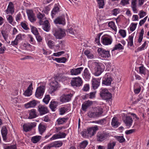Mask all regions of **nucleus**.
<instances>
[{
	"label": "nucleus",
	"mask_w": 149,
	"mask_h": 149,
	"mask_svg": "<svg viewBox=\"0 0 149 149\" xmlns=\"http://www.w3.org/2000/svg\"><path fill=\"white\" fill-rule=\"evenodd\" d=\"M96 117L100 116L103 112L102 109L100 107H97L96 108V111L95 112Z\"/></svg>",
	"instance_id": "obj_33"
},
{
	"label": "nucleus",
	"mask_w": 149,
	"mask_h": 149,
	"mask_svg": "<svg viewBox=\"0 0 149 149\" xmlns=\"http://www.w3.org/2000/svg\"><path fill=\"white\" fill-rule=\"evenodd\" d=\"M88 142L86 140H84L82 141L80 144V148H85L88 144Z\"/></svg>",
	"instance_id": "obj_42"
},
{
	"label": "nucleus",
	"mask_w": 149,
	"mask_h": 149,
	"mask_svg": "<svg viewBox=\"0 0 149 149\" xmlns=\"http://www.w3.org/2000/svg\"><path fill=\"white\" fill-rule=\"evenodd\" d=\"M112 97L111 93L108 92L104 96H103L102 98L104 100H108L110 99Z\"/></svg>",
	"instance_id": "obj_46"
},
{
	"label": "nucleus",
	"mask_w": 149,
	"mask_h": 149,
	"mask_svg": "<svg viewBox=\"0 0 149 149\" xmlns=\"http://www.w3.org/2000/svg\"><path fill=\"white\" fill-rule=\"evenodd\" d=\"M41 25H42L43 29L44 31H49L50 30V26L47 20L44 21L43 23Z\"/></svg>",
	"instance_id": "obj_25"
},
{
	"label": "nucleus",
	"mask_w": 149,
	"mask_h": 149,
	"mask_svg": "<svg viewBox=\"0 0 149 149\" xmlns=\"http://www.w3.org/2000/svg\"><path fill=\"white\" fill-rule=\"evenodd\" d=\"M51 91L53 92L55 91L58 86V83L54 80L50 83Z\"/></svg>",
	"instance_id": "obj_21"
},
{
	"label": "nucleus",
	"mask_w": 149,
	"mask_h": 149,
	"mask_svg": "<svg viewBox=\"0 0 149 149\" xmlns=\"http://www.w3.org/2000/svg\"><path fill=\"white\" fill-rule=\"evenodd\" d=\"M137 24V23H131L130 26V30L132 31H134L136 27Z\"/></svg>",
	"instance_id": "obj_52"
},
{
	"label": "nucleus",
	"mask_w": 149,
	"mask_h": 149,
	"mask_svg": "<svg viewBox=\"0 0 149 149\" xmlns=\"http://www.w3.org/2000/svg\"><path fill=\"white\" fill-rule=\"evenodd\" d=\"M120 125V123L118 121L117 118L116 117H114L112 119L111 125L113 127L116 128Z\"/></svg>",
	"instance_id": "obj_28"
},
{
	"label": "nucleus",
	"mask_w": 149,
	"mask_h": 149,
	"mask_svg": "<svg viewBox=\"0 0 149 149\" xmlns=\"http://www.w3.org/2000/svg\"><path fill=\"white\" fill-rule=\"evenodd\" d=\"M47 44L49 47L51 49L53 48L55 45V43L51 40H49Z\"/></svg>",
	"instance_id": "obj_53"
},
{
	"label": "nucleus",
	"mask_w": 149,
	"mask_h": 149,
	"mask_svg": "<svg viewBox=\"0 0 149 149\" xmlns=\"http://www.w3.org/2000/svg\"><path fill=\"white\" fill-rule=\"evenodd\" d=\"M27 13L28 18L31 22H34L36 20L34 14L32 10H28L27 11Z\"/></svg>",
	"instance_id": "obj_14"
},
{
	"label": "nucleus",
	"mask_w": 149,
	"mask_h": 149,
	"mask_svg": "<svg viewBox=\"0 0 149 149\" xmlns=\"http://www.w3.org/2000/svg\"><path fill=\"white\" fill-rule=\"evenodd\" d=\"M60 114L62 115L67 111V109L65 107H61L59 109Z\"/></svg>",
	"instance_id": "obj_58"
},
{
	"label": "nucleus",
	"mask_w": 149,
	"mask_h": 149,
	"mask_svg": "<svg viewBox=\"0 0 149 149\" xmlns=\"http://www.w3.org/2000/svg\"><path fill=\"white\" fill-rule=\"evenodd\" d=\"M1 33L5 40L6 41L8 37V34L7 33L3 30H2Z\"/></svg>",
	"instance_id": "obj_55"
},
{
	"label": "nucleus",
	"mask_w": 149,
	"mask_h": 149,
	"mask_svg": "<svg viewBox=\"0 0 149 149\" xmlns=\"http://www.w3.org/2000/svg\"><path fill=\"white\" fill-rule=\"evenodd\" d=\"M123 48L122 45L120 43L116 45L113 48L112 50V52L114 51L115 50H121L123 49Z\"/></svg>",
	"instance_id": "obj_36"
},
{
	"label": "nucleus",
	"mask_w": 149,
	"mask_h": 149,
	"mask_svg": "<svg viewBox=\"0 0 149 149\" xmlns=\"http://www.w3.org/2000/svg\"><path fill=\"white\" fill-rule=\"evenodd\" d=\"M67 119L64 118H59L57 120V122L58 124H63Z\"/></svg>",
	"instance_id": "obj_45"
},
{
	"label": "nucleus",
	"mask_w": 149,
	"mask_h": 149,
	"mask_svg": "<svg viewBox=\"0 0 149 149\" xmlns=\"http://www.w3.org/2000/svg\"><path fill=\"white\" fill-rule=\"evenodd\" d=\"M29 118L32 119L36 118L37 117L36 110L34 109H32L29 111Z\"/></svg>",
	"instance_id": "obj_27"
},
{
	"label": "nucleus",
	"mask_w": 149,
	"mask_h": 149,
	"mask_svg": "<svg viewBox=\"0 0 149 149\" xmlns=\"http://www.w3.org/2000/svg\"><path fill=\"white\" fill-rule=\"evenodd\" d=\"M72 95L71 93L63 95L60 97L61 101L63 102H68L70 100Z\"/></svg>",
	"instance_id": "obj_11"
},
{
	"label": "nucleus",
	"mask_w": 149,
	"mask_h": 149,
	"mask_svg": "<svg viewBox=\"0 0 149 149\" xmlns=\"http://www.w3.org/2000/svg\"><path fill=\"white\" fill-rule=\"evenodd\" d=\"M66 134L63 132H59L57 134L54 135L50 139L51 141H52L57 139L64 138L66 136Z\"/></svg>",
	"instance_id": "obj_12"
},
{
	"label": "nucleus",
	"mask_w": 149,
	"mask_h": 149,
	"mask_svg": "<svg viewBox=\"0 0 149 149\" xmlns=\"http://www.w3.org/2000/svg\"><path fill=\"white\" fill-rule=\"evenodd\" d=\"M94 63L95 65L94 75L97 76L100 75L103 71L104 66L102 63L99 62H95Z\"/></svg>",
	"instance_id": "obj_1"
},
{
	"label": "nucleus",
	"mask_w": 149,
	"mask_h": 149,
	"mask_svg": "<svg viewBox=\"0 0 149 149\" xmlns=\"http://www.w3.org/2000/svg\"><path fill=\"white\" fill-rule=\"evenodd\" d=\"M22 27L25 30H28L29 28L27 27V25L24 22H22L21 23Z\"/></svg>",
	"instance_id": "obj_63"
},
{
	"label": "nucleus",
	"mask_w": 149,
	"mask_h": 149,
	"mask_svg": "<svg viewBox=\"0 0 149 149\" xmlns=\"http://www.w3.org/2000/svg\"><path fill=\"white\" fill-rule=\"evenodd\" d=\"M7 14L11 13L12 14L14 12V6L13 3L11 2L9 3L7 8L6 10Z\"/></svg>",
	"instance_id": "obj_16"
},
{
	"label": "nucleus",
	"mask_w": 149,
	"mask_h": 149,
	"mask_svg": "<svg viewBox=\"0 0 149 149\" xmlns=\"http://www.w3.org/2000/svg\"><path fill=\"white\" fill-rule=\"evenodd\" d=\"M98 55L102 59H105L110 56L109 51L104 49L99 48L97 49Z\"/></svg>",
	"instance_id": "obj_3"
},
{
	"label": "nucleus",
	"mask_w": 149,
	"mask_h": 149,
	"mask_svg": "<svg viewBox=\"0 0 149 149\" xmlns=\"http://www.w3.org/2000/svg\"><path fill=\"white\" fill-rule=\"evenodd\" d=\"M112 79L109 73H106L104 75L102 80V84L106 86H110Z\"/></svg>",
	"instance_id": "obj_8"
},
{
	"label": "nucleus",
	"mask_w": 149,
	"mask_h": 149,
	"mask_svg": "<svg viewBox=\"0 0 149 149\" xmlns=\"http://www.w3.org/2000/svg\"><path fill=\"white\" fill-rule=\"evenodd\" d=\"M84 54L88 58L92 59L94 57L93 54L88 50H86L84 52Z\"/></svg>",
	"instance_id": "obj_38"
},
{
	"label": "nucleus",
	"mask_w": 149,
	"mask_h": 149,
	"mask_svg": "<svg viewBox=\"0 0 149 149\" xmlns=\"http://www.w3.org/2000/svg\"><path fill=\"white\" fill-rule=\"evenodd\" d=\"M63 144L62 142L61 141H55L50 143L49 145L50 147H59L62 146Z\"/></svg>",
	"instance_id": "obj_26"
},
{
	"label": "nucleus",
	"mask_w": 149,
	"mask_h": 149,
	"mask_svg": "<svg viewBox=\"0 0 149 149\" xmlns=\"http://www.w3.org/2000/svg\"><path fill=\"white\" fill-rule=\"evenodd\" d=\"M139 72L141 74L145 75L146 74L147 69L143 66H141L139 68Z\"/></svg>",
	"instance_id": "obj_35"
},
{
	"label": "nucleus",
	"mask_w": 149,
	"mask_h": 149,
	"mask_svg": "<svg viewBox=\"0 0 149 149\" xmlns=\"http://www.w3.org/2000/svg\"><path fill=\"white\" fill-rule=\"evenodd\" d=\"M146 13L142 10L140 11L138 14L140 18L143 17L144 16H146Z\"/></svg>",
	"instance_id": "obj_51"
},
{
	"label": "nucleus",
	"mask_w": 149,
	"mask_h": 149,
	"mask_svg": "<svg viewBox=\"0 0 149 149\" xmlns=\"http://www.w3.org/2000/svg\"><path fill=\"white\" fill-rule=\"evenodd\" d=\"M6 18L8 22L12 24L13 21V18L12 16L11 15H8L6 16Z\"/></svg>",
	"instance_id": "obj_57"
},
{
	"label": "nucleus",
	"mask_w": 149,
	"mask_h": 149,
	"mask_svg": "<svg viewBox=\"0 0 149 149\" xmlns=\"http://www.w3.org/2000/svg\"><path fill=\"white\" fill-rule=\"evenodd\" d=\"M92 88L95 90L98 88L100 84V81L97 79L93 78L92 81Z\"/></svg>",
	"instance_id": "obj_22"
},
{
	"label": "nucleus",
	"mask_w": 149,
	"mask_h": 149,
	"mask_svg": "<svg viewBox=\"0 0 149 149\" xmlns=\"http://www.w3.org/2000/svg\"><path fill=\"white\" fill-rule=\"evenodd\" d=\"M93 104L92 102L90 100L86 101L82 105V109L83 111H86L88 107L90 106Z\"/></svg>",
	"instance_id": "obj_23"
},
{
	"label": "nucleus",
	"mask_w": 149,
	"mask_h": 149,
	"mask_svg": "<svg viewBox=\"0 0 149 149\" xmlns=\"http://www.w3.org/2000/svg\"><path fill=\"white\" fill-rule=\"evenodd\" d=\"M70 83L73 86L79 87L82 85L83 81L79 77L74 78L72 79Z\"/></svg>",
	"instance_id": "obj_5"
},
{
	"label": "nucleus",
	"mask_w": 149,
	"mask_h": 149,
	"mask_svg": "<svg viewBox=\"0 0 149 149\" xmlns=\"http://www.w3.org/2000/svg\"><path fill=\"white\" fill-rule=\"evenodd\" d=\"M31 31L32 32L35 36L39 34L37 28L35 27L32 26L31 27Z\"/></svg>",
	"instance_id": "obj_56"
},
{
	"label": "nucleus",
	"mask_w": 149,
	"mask_h": 149,
	"mask_svg": "<svg viewBox=\"0 0 149 149\" xmlns=\"http://www.w3.org/2000/svg\"><path fill=\"white\" fill-rule=\"evenodd\" d=\"M131 6L133 11L135 13H137L138 10L137 8L136 4H131Z\"/></svg>",
	"instance_id": "obj_54"
},
{
	"label": "nucleus",
	"mask_w": 149,
	"mask_h": 149,
	"mask_svg": "<svg viewBox=\"0 0 149 149\" xmlns=\"http://www.w3.org/2000/svg\"><path fill=\"white\" fill-rule=\"evenodd\" d=\"M116 145V142L115 141H110L107 144V149H113Z\"/></svg>",
	"instance_id": "obj_34"
},
{
	"label": "nucleus",
	"mask_w": 149,
	"mask_h": 149,
	"mask_svg": "<svg viewBox=\"0 0 149 149\" xmlns=\"http://www.w3.org/2000/svg\"><path fill=\"white\" fill-rule=\"evenodd\" d=\"M50 99L49 95H47L45 96L43 100V101L45 104H47L48 103Z\"/></svg>",
	"instance_id": "obj_50"
},
{
	"label": "nucleus",
	"mask_w": 149,
	"mask_h": 149,
	"mask_svg": "<svg viewBox=\"0 0 149 149\" xmlns=\"http://www.w3.org/2000/svg\"><path fill=\"white\" fill-rule=\"evenodd\" d=\"M38 111L41 115L44 114L48 112L47 108L43 105H39L38 106Z\"/></svg>",
	"instance_id": "obj_15"
},
{
	"label": "nucleus",
	"mask_w": 149,
	"mask_h": 149,
	"mask_svg": "<svg viewBox=\"0 0 149 149\" xmlns=\"http://www.w3.org/2000/svg\"><path fill=\"white\" fill-rule=\"evenodd\" d=\"M55 24L64 25L65 24V19L64 17L60 16L57 17L54 21Z\"/></svg>",
	"instance_id": "obj_18"
},
{
	"label": "nucleus",
	"mask_w": 149,
	"mask_h": 149,
	"mask_svg": "<svg viewBox=\"0 0 149 149\" xmlns=\"http://www.w3.org/2000/svg\"><path fill=\"white\" fill-rule=\"evenodd\" d=\"M115 138L120 143H122L125 142V139L123 136H115Z\"/></svg>",
	"instance_id": "obj_43"
},
{
	"label": "nucleus",
	"mask_w": 149,
	"mask_h": 149,
	"mask_svg": "<svg viewBox=\"0 0 149 149\" xmlns=\"http://www.w3.org/2000/svg\"><path fill=\"white\" fill-rule=\"evenodd\" d=\"M134 34H132L130 36L128 37L129 41H128V44L131 47L133 45V38L134 37Z\"/></svg>",
	"instance_id": "obj_40"
},
{
	"label": "nucleus",
	"mask_w": 149,
	"mask_h": 149,
	"mask_svg": "<svg viewBox=\"0 0 149 149\" xmlns=\"http://www.w3.org/2000/svg\"><path fill=\"white\" fill-rule=\"evenodd\" d=\"M66 32L69 36H72L74 35L73 29L72 28L67 29Z\"/></svg>",
	"instance_id": "obj_49"
},
{
	"label": "nucleus",
	"mask_w": 149,
	"mask_h": 149,
	"mask_svg": "<svg viewBox=\"0 0 149 149\" xmlns=\"http://www.w3.org/2000/svg\"><path fill=\"white\" fill-rule=\"evenodd\" d=\"M143 98V97L142 96V95L140 94L139 95V97L137 98L136 100H135L134 102L133 103L135 104L139 102Z\"/></svg>",
	"instance_id": "obj_61"
},
{
	"label": "nucleus",
	"mask_w": 149,
	"mask_h": 149,
	"mask_svg": "<svg viewBox=\"0 0 149 149\" xmlns=\"http://www.w3.org/2000/svg\"><path fill=\"white\" fill-rule=\"evenodd\" d=\"M119 33L123 38L125 37L126 36V32L124 30H120L119 31Z\"/></svg>",
	"instance_id": "obj_60"
},
{
	"label": "nucleus",
	"mask_w": 149,
	"mask_h": 149,
	"mask_svg": "<svg viewBox=\"0 0 149 149\" xmlns=\"http://www.w3.org/2000/svg\"><path fill=\"white\" fill-rule=\"evenodd\" d=\"M5 149H17V147L15 145L8 146L5 148Z\"/></svg>",
	"instance_id": "obj_64"
},
{
	"label": "nucleus",
	"mask_w": 149,
	"mask_h": 149,
	"mask_svg": "<svg viewBox=\"0 0 149 149\" xmlns=\"http://www.w3.org/2000/svg\"><path fill=\"white\" fill-rule=\"evenodd\" d=\"M123 120L127 126L130 127L131 126L133 120L131 116H124L123 117Z\"/></svg>",
	"instance_id": "obj_9"
},
{
	"label": "nucleus",
	"mask_w": 149,
	"mask_h": 149,
	"mask_svg": "<svg viewBox=\"0 0 149 149\" xmlns=\"http://www.w3.org/2000/svg\"><path fill=\"white\" fill-rule=\"evenodd\" d=\"M119 12L120 10L119 8H115L112 10V13L113 15L116 16Z\"/></svg>",
	"instance_id": "obj_59"
},
{
	"label": "nucleus",
	"mask_w": 149,
	"mask_h": 149,
	"mask_svg": "<svg viewBox=\"0 0 149 149\" xmlns=\"http://www.w3.org/2000/svg\"><path fill=\"white\" fill-rule=\"evenodd\" d=\"M53 35L56 39H61L65 36V33L64 30L60 29L57 30L54 29L53 30Z\"/></svg>",
	"instance_id": "obj_2"
},
{
	"label": "nucleus",
	"mask_w": 149,
	"mask_h": 149,
	"mask_svg": "<svg viewBox=\"0 0 149 149\" xmlns=\"http://www.w3.org/2000/svg\"><path fill=\"white\" fill-rule=\"evenodd\" d=\"M32 84H31L27 89L25 91L24 94V95L27 96H29L32 94V92L33 88L32 87Z\"/></svg>",
	"instance_id": "obj_20"
},
{
	"label": "nucleus",
	"mask_w": 149,
	"mask_h": 149,
	"mask_svg": "<svg viewBox=\"0 0 149 149\" xmlns=\"http://www.w3.org/2000/svg\"><path fill=\"white\" fill-rule=\"evenodd\" d=\"M42 139V136H36L32 137L31 141L34 143L39 142Z\"/></svg>",
	"instance_id": "obj_32"
},
{
	"label": "nucleus",
	"mask_w": 149,
	"mask_h": 149,
	"mask_svg": "<svg viewBox=\"0 0 149 149\" xmlns=\"http://www.w3.org/2000/svg\"><path fill=\"white\" fill-rule=\"evenodd\" d=\"M38 18L39 20V24L41 25L43 23V22L47 20L46 19L45 15L44 14H42L40 13H38L37 15Z\"/></svg>",
	"instance_id": "obj_19"
},
{
	"label": "nucleus",
	"mask_w": 149,
	"mask_h": 149,
	"mask_svg": "<svg viewBox=\"0 0 149 149\" xmlns=\"http://www.w3.org/2000/svg\"><path fill=\"white\" fill-rule=\"evenodd\" d=\"M108 92V90L107 89H101L100 91V94L101 96L102 97L103 96H104Z\"/></svg>",
	"instance_id": "obj_47"
},
{
	"label": "nucleus",
	"mask_w": 149,
	"mask_h": 149,
	"mask_svg": "<svg viewBox=\"0 0 149 149\" xmlns=\"http://www.w3.org/2000/svg\"><path fill=\"white\" fill-rule=\"evenodd\" d=\"M38 128L39 133L42 135L45 132L46 127L44 124L41 123L39 125Z\"/></svg>",
	"instance_id": "obj_30"
},
{
	"label": "nucleus",
	"mask_w": 149,
	"mask_h": 149,
	"mask_svg": "<svg viewBox=\"0 0 149 149\" xmlns=\"http://www.w3.org/2000/svg\"><path fill=\"white\" fill-rule=\"evenodd\" d=\"M36 124L35 122L24 123L23 126V130L26 132L31 131L36 126Z\"/></svg>",
	"instance_id": "obj_6"
},
{
	"label": "nucleus",
	"mask_w": 149,
	"mask_h": 149,
	"mask_svg": "<svg viewBox=\"0 0 149 149\" xmlns=\"http://www.w3.org/2000/svg\"><path fill=\"white\" fill-rule=\"evenodd\" d=\"M88 116L90 118H96L95 112H90L88 113Z\"/></svg>",
	"instance_id": "obj_62"
},
{
	"label": "nucleus",
	"mask_w": 149,
	"mask_h": 149,
	"mask_svg": "<svg viewBox=\"0 0 149 149\" xmlns=\"http://www.w3.org/2000/svg\"><path fill=\"white\" fill-rule=\"evenodd\" d=\"M36 101L34 100L26 104L25 106L26 108L34 107L36 105Z\"/></svg>",
	"instance_id": "obj_29"
},
{
	"label": "nucleus",
	"mask_w": 149,
	"mask_h": 149,
	"mask_svg": "<svg viewBox=\"0 0 149 149\" xmlns=\"http://www.w3.org/2000/svg\"><path fill=\"white\" fill-rule=\"evenodd\" d=\"M45 90V87L43 85L38 87L36 89L35 95L38 98H41L43 96Z\"/></svg>",
	"instance_id": "obj_7"
},
{
	"label": "nucleus",
	"mask_w": 149,
	"mask_h": 149,
	"mask_svg": "<svg viewBox=\"0 0 149 149\" xmlns=\"http://www.w3.org/2000/svg\"><path fill=\"white\" fill-rule=\"evenodd\" d=\"M101 39L102 43L105 45H108L111 44L112 42V38L110 36H102Z\"/></svg>",
	"instance_id": "obj_10"
},
{
	"label": "nucleus",
	"mask_w": 149,
	"mask_h": 149,
	"mask_svg": "<svg viewBox=\"0 0 149 149\" xmlns=\"http://www.w3.org/2000/svg\"><path fill=\"white\" fill-rule=\"evenodd\" d=\"M98 130V128L96 126L88 129L87 130L89 134L88 137H91L94 135Z\"/></svg>",
	"instance_id": "obj_13"
},
{
	"label": "nucleus",
	"mask_w": 149,
	"mask_h": 149,
	"mask_svg": "<svg viewBox=\"0 0 149 149\" xmlns=\"http://www.w3.org/2000/svg\"><path fill=\"white\" fill-rule=\"evenodd\" d=\"M8 132L7 129L5 127H3L1 130V133L4 140L6 141Z\"/></svg>",
	"instance_id": "obj_31"
},
{
	"label": "nucleus",
	"mask_w": 149,
	"mask_h": 149,
	"mask_svg": "<svg viewBox=\"0 0 149 149\" xmlns=\"http://www.w3.org/2000/svg\"><path fill=\"white\" fill-rule=\"evenodd\" d=\"M109 133L106 132H99L97 134V140L102 142L110 137Z\"/></svg>",
	"instance_id": "obj_4"
},
{
	"label": "nucleus",
	"mask_w": 149,
	"mask_h": 149,
	"mask_svg": "<svg viewBox=\"0 0 149 149\" xmlns=\"http://www.w3.org/2000/svg\"><path fill=\"white\" fill-rule=\"evenodd\" d=\"M57 106V104L55 101L52 102L49 105L50 108L52 111H54Z\"/></svg>",
	"instance_id": "obj_41"
},
{
	"label": "nucleus",
	"mask_w": 149,
	"mask_h": 149,
	"mask_svg": "<svg viewBox=\"0 0 149 149\" xmlns=\"http://www.w3.org/2000/svg\"><path fill=\"white\" fill-rule=\"evenodd\" d=\"M59 11V8L57 6L54 7L52 11L51 15L52 18H53L54 15H56Z\"/></svg>",
	"instance_id": "obj_39"
},
{
	"label": "nucleus",
	"mask_w": 149,
	"mask_h": 149,
	"mask_svg": "<svg viewBox=\"0 0 149 149\" xmlns=\"http://www.w3.org/2000/svg\"><path fill=\"white\" fill-rule=\"evenodd\" d=\"M108 26L114 30L115 31H117V27L115 26V23L113 21L109 22L108 24Z\"/></svg>",
	"instance_id": "obj_37"
},
{
	"label": "nucleus",
	"mask_w": 149,
	"mask_h": 149,
	"mask_svg": "<svg viewBox=\"0 0 149 149\" xmlns=\"http://www.w3.org/2000/svg\"><path fill=\"white\" fill-rule=\"evenodd\" d=\"M83 76L86 80H88L90 78L91 74L87 68H86L84 70Z\"/></svg>",
	"instance_id": "obj_24"
},
{
	"label": "nucleus",
	"mask_w": 149,
	"mask_h": 149,
	"mask_svg": "<svg viewBox=\"0 0 149 149\" xmlns=\"http://www.w3.org/2000/svg\"><path fill=\"white\" fill-rule=\"evenodd\" d=\"M81 134H82V136L85 138H88V130H85L82 131L81 132Z\"/></svg>",
	"instance_id": "obj_48"
},
{
	"label": "nucleus",
	"mask_w": 149,
	"mask_h": 149,
	"mask_svg": "<svg viewBox=\"0 0 149 149\" xmlns=\"http://www.w3.org/2000/svg\"><path fill=\"white\" fill-rule=\"evenodd\" d=\"M98 5L100 8H102L104 5V0H97Z\"/></svg>",
	"instance_id": "obj_44"
},
{
	"label": "nucleus",
	"mask_w": 149,
	"mask_h": 149,
	"mask_svg": "<svg viewBox=\"0 0 149 149\" xmlns=\"http://www.w3.org/2000/svg\"><path fill=\"white\" fill-rule=\"evenodd\" d=\"M83 68L80 67L77 68H73L70 70V73L72 75H77L80 74L82 71Z\"/></svg>",
	"instance_id": "obj_17"
}]
</instances>
